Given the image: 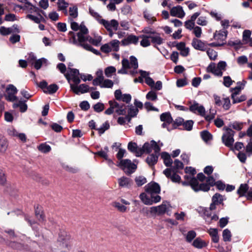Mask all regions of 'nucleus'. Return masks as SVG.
<instances>
[{"mask_svg": "<svg viewBox=\"0 0 252 252\" xmlns=\"http://www.w3.org/2000/svg\"><path fill=\"white\" fill-rule=\"evenodd\" d=\"M190 186L195 191H198L199 190L208 191L210 189V187L207 184H201L199 185L196 179H192L191 180Z\"/></svg>", "mask_w": 252, "mask_h": 252, "instance_id": "nucleus-10", "label": "nucleus"}, {"mask_svg": "<svg viewBox=\"0 0 252 252\" xmlns=\"http://www.w3.org/2000/svg\"><path fill=\"white\" fill-rule=\"evenodd\" d=\"M69 18L71 19L76 18L78 17V8L76 6H73L72 7H70L69 8Z\"/></svg>", "mask_w": 252, "mask_h": 252, "instance_id": "nucleus-35", "label": "nucleus"}, {"mask_svg": "<svg viewBox=\"0 0 252 252\" xmlns=\"http://www.w3.org/2000/svg\"><path fill=\"white\" fill-rule=\"evenodd\" d=\"M207 18L205 16H200L197 19V24L201 26H206L208 24Z\"/></svg>", "mask_w": 252, "mask_h": 252, "instance_id": "nucleus-53", "label": "nucleus"}, {"mask_svg": "<svg viewBox=\"0 0 252 252\" xmlns=\"http://www.w3.org/2000/svg\"><path fill=\"white\" fill-rule=\"evenodd\" d=\"M192 30H193V33L197 38L201 37L202 34V29L199 26H195Z\"/></svg>", "mask_w": 252, "mask_h": 252, "instance_id": "nucleus-63", "label": "nucleus"}, {"mask_svg": "<svg viewBox=\"0 0 252 252\" xmlns=\"http://www.w3.org/2000/svg\"><path fill=\"white\" fill-rule=\"evenodd\" d=\"M112 206L121 212H125L127 209L126 207L118 202H114L112 203Z\"/></svg>", "mask_w": 252, "mask_h": 252, "instance_id": "nucleus-46", "label": "nucleus"}, {"mask_svg": "<svg viewBox=\"0 0 252 252\" xmlns=\"http://www.w3.org/2000/svg\"><path fill=\"white\" fill-rule=\"evenodd\" d=\"M150 38L154 43L160 45L162 43L163 40L159 35L150 36Z\"/></svg>", "mask_w": 252, "mask_h": 252, "instance_id": "nucleus-59", "label": "nucleus"}, {"mask_svg": "<svg viewBox=\"0 0 252 252\" xmlns=\"http://www.w3.org/2000/svg\"><path fill=\"white\" fill-rule=\"evenodd\" d=\"M158 156L159 153L156 154L155 153L150 155L146 158L147 163L150 166H152L155 164L158 161Z\"/></svg>", "mask_w": 252, "mask_h": 252, "instance_id": "nucleus-27", "label": "nucleus"}, {"mask_svg": "<svg viewBox=\"0 0 252 252\" xmlns=\"http://www.w3.org/2000/svg\"><path fill=\"white\" fill-rule=\"evenodd\" d=\"M138 112V109L135 106L132 105L129 106L128 110V114L126 116V118L128 119V122L131 120V118L136 116Z\"/></svg>", "mask_w": 252, "mask_h": 252, "instance_id": "nucleus-28", "label": "nucleus"}, {"mask_svg": "<svg viewBox=\"0 0 252 252\" xmlns=\"http://www.w3.org/2000/svg\"><path fill=\"white\" fill-rule=\"evenodd\" d=\"M223 200V197L219 193H215L212 197V201L218 204H221Z\"/></svg>", "mask_w": 252, "mask_h": 252, "instance_id": "nucleus-48", "label": "nucleus"}, {"mask_svg": "<svg viewBox=\"0 0 252 252\" xmlns=\"http://www.w3.org/2000/svg\"><path fill=\"white\" fill-rule=\"evenodd\" d=\"M109 126H110L109 123L108 122H105L102 124V126L97 128V130L99 133L101 134L103 133L106 130L108 129L109 128Z\"/></svg>", "mask_w": 252, "mask_h": 252, "instance_id": "nucleus-61", "label": "nucleus"}, {"mask_svg": "<svg viewBox=\"0 0 252 252\" xmlns=\"http://www.w3.org/2000/svg\"><path fill=\"white\" fill-rule=\"evenodd\" d=\"M146 97L149 100L155 101L158 99L157 94L155 91H150L146 94Z\"/></svg>", "mask_w": 252, "mask_h": 252, "instance_id": "nucleus-40", "label": "nucleus"}, {"mask_svg": "<svg viewBox=\"0 0 252 252\" xmlns=\"http://www.w3.org/2000/svg\"><path fill=\"white\" fill-rule=\"evenodd\" d=\"M242 90V87L241 86H236L234 88L231 89V91L232 92L231 94V98L234 97H236L238 94L240 93L241 90Z\"/></svg>", "mask_w": 252, "mask_h": 252, "instance_id": "nucleus-58", "label": "nucleus"}, {"mask_svg": "<svg viewBox=\"0 0 252 252\" xmlns=\"http://www.w3.org/2000/svg\"><path fill=\"white\" fill-rule=\"evenodd\" d=\"M223 129L225 130V132L222 136V142L226 146L231 147L234 141L233 138L234 131L227 127H224Z\"/></svg>", "mask_w": 252, "mask_h": 252, "instance_id": "nucleus-6", "label": "nucleus"}, {"mask_svg": "<svg viewBox=\"0 0 252 252\" xmlns=\"http://www.w3.org/2000/svg\"><path fill=\"white\" fill-rule=\"evenodd\" d=\"M207 54L211 60H215L218 56L217 52L212 49H208L207 50Z\"/></svg>", "mask_w": 252, "mask_h": 252, "instance_id": "nucleus-50", "label": "nucleus"}, {"mask_svg": "<svg viewBox=\"0 0 252 252\" xmlns=\"http://www.w3.org/2000/svg\"><path fill=\"white\" fill-rule=\"evenodd\" d=\"M129 63L131 68L136 69L138 66L137 60L136 58L133 56L130 57Z\"/></svg>", "mask_w": 252, "mask_h": 252, "instance_id": "nucleus-62", "label": "nucleus"}, {"mask_svg": "<svg viewBox=\"0 0 252 252\" xmlns=\"http://www.w3.org/2000/svg\"><path fill=\"white\" fill-rule=\"evenodd\" d=\"M139 38L134 35H129L126 38L122 41L124 45H127L130 44H136L138 42Z\"/></svg>", "mask_w": 252, "mask_h": 252, "instance_id": "nucleus-22", "label": "nucleus"}, {"mask_svg": "<svg viewBox=\"0 0 252 252\" xmlns=\"http://www.w3.org/2000/svg\"><path fill=\"white\" fill-rule=\"evenodd\" d=\"M181 231L185 237L186 241L189 243L191 242L196 236V232L193 230H190L187 233H185V231L184 230L181 229Z\"/></svg>", "mask_w": 252, "mask_h": 252, "instance_id": "nucleus-25", "label": "nucleus"}, {"mask_svg": "<svg viewBox=\"0 0 252 252\" xmlns=\"http://www.w3.org/2000/svg\"><path fill=\"white\" fill-rule=\"evenodd\" d=\"M13 32L12 28L1 27L0 28V33L2 35H7Z\"/></svg>", "mask_w": 252, "mask_h": 252, "instance_id": "nucleus-52", "label": "nucleus"}, {"mask_svg": "<svg viewBox=\"0 0 252 252\" xmlns=\"http://www.w3.org/2000/svg\"><path fill=\"white\" fill-rule=\"evenodd\" d=\"M100 24L103 25L107 31H111V30L117 31L119 27L118 22L115 19L111 21L103 19L101 20Z\"/></svg>", "mask_w": 252, "mask_h": 252, "instance_id": "nucleus-12", "label": "nucleus"}, {"mask_svg": "<svg viewBox=\"0 0 252 252\" xmlns=\"http://www.w3.org/2000/svg\"><path fill=\"white\" fill-rule=\"evenodd\" d=\"M189 110L190 111L196 113H198L199 114L202 116L205 115V109L202 105H200L197 103H194L191 105L189 107Z\"/></svg>", "mask_w": 252, "mask_h": 252, "instance_id": "nucleus-19", "label": "nucleus"}, {"mask_svg": "<svg viewBox=\"0 0 252 252\" xmlns=\"http://www.w3.org/2000/svg\"><path fill=\"white\" fill-rule=\"evenodd\" d=\"M114 85L113 82L108 79H104L101 84L100 88H112Z\"/></svg>", "mask_w": 252, "mask_h": 252, "instance_id": "nucleus-43", "label": "nucleus"}, {"mask_svg": "<svg viewBox=\"0 0 252 252\" xmlns=\"http://www.w3.org/2000/svg\"><path fill=\"white\" fill-rule=\"evenodd\" d=\"M191 45L194 49L199 51H204L207 49V44L197 38L192 39Z\"/></svg>", "mask_w": 252, "mask_h": 252, "instance_id": "nucleus-15", "label": "nucleus"}, {"mask_svg": "<svg viewBox=\"0 0 252 252\" xmlns=\"http://www.w3.org/2000/svg\"><path fill=\"white\" fill-rule=\"evenodd\" d=\"M233 82L229 76H224L223 77V84L226 87H229L232 85Z\"/></svg>", "mask_w": 252, "mask_h": 252, "instance_id": "nucleus-64", "label": "nucleus"}, {"mask_svg": "<svg viewBox=\"0 0 252 252\" xmlns=\"http://www.w3.org/2000/svg\"><path fill=\"white\" fill-rule=\"evenodd\" d=\"M116 71L115 67L112 66L106 67L104 70V73L105 76L108 77H111L113 74L115 73Z\"/></svg>", "mask_w": 252, "mask_h": 252, "instance_id": "nucleus-38", "label": "nucleus"}, {"mask_svg": "<svg viewBox=\"0 0 252 252\" xmlns=\"http://www.w3.org/2000/svg\"><path fill=\"white\" fill-rule=\"evenodd\" d=\"M200 15V12H196L193 14L190 19L187 20L185 22V27L186 29L189 30H192L195 27V21Z\"/></svg>", "mask_w": 252, "mask_h": 252, "instance_id": "nucleus-14", "label": "nucleus"}, {"mask_svg": "<svg viewBox=\"0 0 252 252\" xmlns=\"http://www.w3.org/2000/svg\"><path fill=\"white\" fill-rule=\"evenodd\" d=\"M117 165L123 169L126 174L133 173L137 168V166L131 161L128 159H122Z\"/></svg>", "mask_w": 252, "mask_h": 252, "instance_id": "nucleus-4", "label": "nucleus"}, {"mask_svg": "<svg viewBox=\"0 0 252 252\" xmlns=\"http://www.w3.org/2000/svg\"><path fill=\"white\" fill-rule=\"evenodd\" d=\"M249 189V186L247 184H241L239 189H237V192L240 197L246 196V193Z\"/></svg>", "mask_w": 252, "mask_h": 252, "instance_id": "nucleus-29", "label": "nucleus"}, {"mask_svg": "<svg viewBox=\"0 0 252 252\" xmlns=\"http://www.w3.org/2000/svg\"><path fill=\"white\" fill-rule=\"evenodd\" d=\"M192 245L196 248L202 249L205 247L206 246V244L205 242L200 238H197L193 241Z\"/></svg>", "mask_w": 252, "mask_h": 252, "instance_id": "nucleus-32", "label": "nucleus"}, {"mask_svg": "<svg viewBox=\"0 0 252 252\" xmlns=\"http://www.w3.org/2000/svg\"><path fill=\"white\" fill-rule=\"evenodd\" d=\"M177 49L180 51V55L183 57H187L189 55V49L186 46L185 42H181L176 45Z\"/></svg>", "mask_w": 252, "mask_h": 252, "instance_id": "nucleus-21", "label": "nucleus"}, {"mask_svg": "<svg viewBox=\"0 0 252 252\" xmlns=\"http://www.w3.org/2000/svg\"><path fill=\"white\" fill-rule=\"evenodd\" d=\"M164 174L168 178H170L173 182L180 183L181 177L179 175L174 173V170L169 168H166L163 171Z\"/></svg>", "mask_w": 252, "mask_h": 252, "instance_id": "nucleus-13", "label": "nucleus"}, {"mask_svg": "<svg viewBox=\"0 0 252 252\" xmlns=\"http://www.w3.org/2000/svg\"><path fill=\"white\" fill-rule=\"evenodd\" d=\"M161 157L163 159L164 163L167 167H169L172 163V159L170 156L166 152H163L161 154Z\"/></svg>", "mask_w": 252, "mask_h": 252, "instance_id": "nucleus-30", "label": "nucleus"}, {"mask_svg": "<svg viewBox=\"0 0 252 252\" xmlns=\"http://www.w3.org/2000/svg\"><path fill=\"white\" fill-rule=\"evenodd\" d=\"M7 142L4 138H0V152L4 153L7 148Z\"/></svg>", "mask_w": 252, "mask_h": 252, "instance_id": "nucleus-44", "label": "nucleus"}, {"mask_svg": "<svg viewBox=\"0 0 252 252\" xmlns=\"http://www.w3.org/2000/svg\"><path fill=\"white\" fill-rule=\"evenodd\" d=\"M139 197L144 204L147 205H151L153 203H158L161 200V197L158 195H155V197H151L149 198L145 193H141Z\"/></svg>", "mask_w": 252, "mask_h": 252, "instance_id": "nucleus-9", "label": "nucleus"}, {"mask_svg": "<svg viewBox=\"0 0 252 252\" xmlns=\"http://www.w3.org/2000/svg\"><path fill=\"white\" fill-rule=\"evenodd\" d=\"M208 232L210 235L212 241L215 243H217L219 241V236L218 235V229L216 228H210L208 230Z\"/></svg>", "mask_w": 252, "mask_h": 252, "instance_id": "nucleus-26", "label": "nucleus"}, {"mask_svg": "<svg viewBox=\"0 0 252 252\" xmlns=\"http://www.w3.org/2000/svg\"><path fill=\"white\" fill-rule=\"evenodd\" d=\"M118 183L119 187L121 188H130L132 184V180L128 177L123 176L118 179Z\"/></svg>", "mask_w": 252, "mask_h": 252, "instance_id": "nucleus-18", "label": "nucleus"}, {"mask_svg": "<svg viewBox=\"0 0 252 252\" xmlns=\"http://www.w3.org/2000/svg\"><path fill=\"white\" fill-rule=\"evenodd\" d=\"M170 12L172 16L179 18H183L185 16V12L180 5L173 7L171 8Z\"/></svg>", "mask_w": 252, "mask_h": 252, "instance_id": "nucleus-16", "label": "nucleus"}, {"mask_svg": "<svg viewBox=\"0 0 252 252\" xmlns=\"http://www.w3.org/2000/svg\"><path fill=\"white\" fill-rule=\"evenodd\" d=\"M6 92L7 94L5 95V98L7 100L14 101L17 99L15 94L17 93V90L14 85H8L6 88Z\"/></svg>", "mask_w": 252, "mask_h": 252, "instance_id": "nucleus-11", "label": "nucleus"}, {"mask_svg": "<svg viewBox=\"0 0 252 252\" xmlns=\"http://www.w3.org/2000/svg\"><path fill=\"white\" fill-rule=\"evenodd\" d=\"M70 87L73 92L76 94H79L80 93L84 94L88 92L90 90L89 86L84 84H81L78 86L71 84Z\"/></svg>", "mask_w": 252, "mask_h": 252, "instance_id": "nucleus-17", "label": "nucleus"}, {"mask_svg": "<svg viewBox=\"0 0 252 252\" xmlns=\"http://www.w3.org/2000/svg\"><path fill=\"white\" fill-rule=\"evenodd\" d=\"M35 214L37 219L40 221H43L44 220V215L42 211L37 208L35 211Z\"/></svg>", "mask_w": 252, "mask_h": 252, "instance_id": "nucleus-55", "label": "nucleus"}, {"mask_svg": "<svg viewBox=\"0 0 252 252\" xmlns=\"http://www.w3.org/2000/svg\"><path fill=\"white\" fill-rule=\"evenodd\" d=\"M68 34L71 36L69 39V42L74 44L80 45L83 47L86 50L91 51L95 55H99L100 53L97 50L94 49L90 45L84 43V42H79L78 39H76L74 33L72 32H69Z\"/></svg>", "mask_w": 252, "mask_h": 252, "instance_id": "nucleus-3", "label": "nucleus"}, {"mask_svg": "<svg viewBox=\"0 0 252 252\" xmlns=\"http://www.w3.org/2000/svg\"><path fill=\"white\" fill-rule=\"evenodd\" d=\"M89 13L98 22L99 24L101 22V20L103 19L101 18V16L97 12L93 9L92 8H89Z\"/></svg>", "mask_w": 252, "mask_h": 252, "instance_id": "nucleus-47", "label": "nucleus"}, {"mask_svg": "<svg viewBox=\"0 0 252 252\" xmlns=\"http://www.w3.org/2000/svg\"><path fill=\"white\" fill-rule=\"evenodd\" d=\"M18 1L22 2V3H25L27 4L26 6H25V9H31L33 10L35 12H38L39 9L37 7H36L32 5L31 4V3L27 1V0H17Z\"/></svg>", "mask_w": 252, "mask_h": 252, "instance_id": "nucleus-45", "label": "nucleus"}, {"mask_svg": "<svg viewBox=\"0 0 252 252\" xmlns=\"http://www.w3.org/2000/svg\"><path fill=\"white\" fill-rule=\"evenodd\" d=\"M160 120L161 121L166 122L168 124L172 123L173 119L169 112L163 113L160 115Z\"/></svg>", "mask_w": 252, "mask_h": 252, "instance_id": "nucleus-34", "label": "nucleus"}, {"mask_svg": "<svg viewBox=\"0 0 252 252\" xmlns=\"http://www.w3.org/2000/svg\"><path fill=\"white\" fill-rule=\"evenodd\" d=\"M135 182L137 186L140 187L146 183L147 179L143 176H138L135 178Z\"/></svg>", "mask_w": 252, "mask_h": 252, "instance_id": "nucleus-39", "label": "nucleus"}, {"mask_svg": "<svg viewBox=\"0 0 252 252\" xmlns=\"http://www.w3.org/2000/svg\"><path fill=\"white\" fill-rule=\"evenodd\" d=\"M58 89L59 87L56 84H53L48 86L46 90H44V92L46 93L52 94L56 92Z\"/></svg>", "mask_w": 252, "mask_h": 252, "instance_id": "nucleus-42", "label": "nucleus"}, {"mask_svg": "<svg viewBox=\"0 0 252 252\" xmlns=\"http://www.w3.org/2000/svg\"><path fill=\"white\" fill-rule=\"evenodd\" d=\"M222 237L225 242L231 241V234L228 229H225L223 231Z\"/></svg>", "mask_w": 252, "mask_h": 252, "instance_id": "nucleus-51", "label": "nucleus"}, {"mask_svg": "<svg viewBox=\"0 0 252 252\" xmlns=\"http://www.w3.org/2000/svg\"><path fill=\"white\" fill-rule=\"evenodd\" d=\"M142 40L140 42V45L144 47H148L150 45V41L149 39L150 36H148L146 35H142Z\"/></svg>", "mask_w": 252, "mask_h": 252, "instance_id": "nucleus-54", "label": "nucleus"}, {"mask_svg": "<svg viewBox=\"0 0 252 252\" xmlns=\"http://www.w3.org/2000/svg\"><path fill=\"white\" fill-rule=\"evenodd\" d=\"M110 107L105 110L104 113L111 115L115 112L119 115L126 114L127 106L123 103H119L115 100H110L108 102Z\"/></svg>", "mask_w": 252, "mask_h": 252, "instance_id": "nucleus-2", "label": "nucleus"}, {"mask_svg": "<svg viewBox=\"0 0 252 252\" xmlns=\"http://www.w3.org/2000/svg\"><path fill=\"white\" fill-rule=\"evenodd\" d=\"M193 122L192 120H188L184 122L183 126L184 128L187 130H190L192 128Z\"/></svg>", "mask_w": 252, "mask_h": 252, "instance_id": "nucleus-56", "label": "nucleus"}, {"mask_svg": "<svg viewBox=\"0 0 252 252\" xmlns=\"http://www.w3.org/2000/svg\"><path fill=\"white\" fill-rule=\"evenodd\" d=\"M226 35V32L224 31H220L218 32H216L215 33L214 38L218 42L222 43L223 45L225 43Z\"/></svg>", "mask_w": 252, "mask_h": 252, "instance_id": "nucleus-23", "label": "nucleus"}, {"mask_svg": "<svg viewBox=\"0 0 252 252\" xmlns=\"http://www.w3.org/2000/svg\"><path fill=\"white\" fill-rule=\"evenodd\" d=\"M69 21L70 23L71 29L72 30L74 31L79 30V32L77 33V39L79 42H82L88 41L90 43L95 46H98L101 40V37L98 36L95 39H93L91 36H89L88 35L89 32L88 30L83 23L79 25L78 23L74 22L73 20L71 18L69 19Z\"/></svg>", "mask_w": 252, "mask_h": 252, "instance_id": "nucleus-1", "label": "nucleus"}, {"mask_svg": "<svg viewBox=\"0 0 252 252\" xmlns=\"http://www.w3.org/2000/svg\"><path fill=\"white\" fill-rule=\"evenodd\" d=\"M145 191L151 195V197H155V195H158L160 192L159 185L155 182H151L144 187Z\"/></svg>", "mask_w": 252, "mask_h": 252, "instance_id": "nucleus-8", "label": "nucleus"}, {"mask_svg": "<svg viewBox=\"0 0 252 252\" xmlns=\"http://www.w3.org/2000/svg\"><path fill=\"white\" fill-rule=\"evenodd\" d=\"M162 143L158 145L156 141L152 140L150 142L145 143L141 149L143 150V154L144 153H150L153 150L154 151V153L158 154L160 151V146H162Z\"/></svg>", "mask_w": 252, "mask_h": 252, "instance_id": "nucleus-5", "label": "nucleus"}, {"mask_svg": "<svg viewBox=\"0 0 252 252\" xmlns=\"http://www.w3.org/2000/svg\"><path fill=\"white\" fill-rule=\"evenodd\" d=\"M47 60L44 58H41L37 60L34 63V66L36 69H39L41 68L42 65L44 63H46Z\"/></svg>", "mask_w": 252, "mask_h": 252, "instance_id": "nucleus-49", "label": "nucleus"}, {"mask_svg": "<svg viewBox=\"0 0 252 252\" xmlns=\"http://www.w3.org/2000/svg\"><path fill=\"white\" fill-rule=\"evenodd\" d=\"M202 139L206 142L212 139V134L207 130H204L200 132Z\"/></svg>", "mask_w": 252, "mask_h": 252, "instance_id": "nucleus-37", "label": "nucleus"}, {"mask_svg": "<svg viewBox=\"0 0 252 252\" xmlns=\"http://www.w3.org/2000/svg\"><path fill=\"white\" fill-rule=\"evenodd\" d=\"M38 150L43 153H47L51 150V147L46 143H41L37 147Z\"/></svg>", "mask_w": 252, "mask_h": 252, "instance_id": "nucleus-36", "label": "nucleus"}, {"mask_svg": "<svg viewBox=\"0 0 252 252\" xmlns=\"http://www.w3.org/2000/svg\"><path fill=\"white\" fill-rule=\"evenodd\" d=\"M170 208L171 206L169 202L163 201L160 205L151 207L150 212L152 214L162 215L169 211Z\"/></svg>", "mask_w": 252, "mask_h": 252, "instance_id": "nucleus-7", "label": "nucleus"}, {"mask_svg": "<svg viewBox=\"0 0 252 252\" xmlns=\"http://www.w3.org/2000/svg\"><path fill=\"white\" fill-rule=\"evenodd\" d=\"M184 122V120L182 118L179 117L176 119L172 125L173 128H176L178 126L183 125Z\"/></svg>", "mask_w": 252, "mask_h": 252, "instance_id": "nucleus-60", "label": "nucleus"}, {"mask_svg": "<svg viewBox=\"0 0 252 252\" xmlns=\"http://www.w3.org/2000/svg\"><path fill=\"white\" fill-rule=\"evenodd\" d=\"M127 148L129 151L134 153L136 157H139L143 154L142 149L138 148L137 144L134 142H129L128 144Z\"/></svg>", "mask_w": 252, "mask_h": 252, "instance_id": "nucleus-20", "label": "nucleus"}, {"mask_svg": "<svg viewBox=\"0 0 252 252\" xmlns=\"http://www.w3.org/2000/svg\"><path fill=\"white\" fill-rule=\"evenodd\" d=\"M28 10H30L31 13H32V12H34V11L33 10H31V9H28ZM39 12H40L39 9L38 12L34 11V12H35L38 14V16H34L32 14H28L27 15L26 17H27V18L30 19V20L33 21L35 23L38 24L41 22V21L42 19H43V18L42 17V16L39 14Z\"/></svg>", "mask_w": 252, "mask_h": 252, "instance_id": "nucleus-24", "label": "nucleus"}, {"mask_svg": "<svg viewBox=\"0 0 252 252\" xmlns=\"http://www.w3.org/2000/svg\"><path fill=\"white\" fill-rule=\"evenodd\" d=\"M58 8L59 10H63L64 14H67L66 8L68 6V3L65 1L64 0H58Z\"/></svg>", "mask_w": 252, "mask_h": 252, "instance_id": "nucleus-31", "label": "nucleus"}, {"mask_svg": "<svg viewBox=\"0 0 252 252\" xmlns=\"http://www.w3.org/2000/svg\"><path fill=\"white\" fill-rule=\"evenodd\" d=\"M58 243L62 248L66 249L68 248L70 243L68 238H65L63 239L60 238L58 240Z\"/></svg>", "mask_w": 252, "mask_h": 252, "instance_id": "nucleus-41", "label": "nucleus"}, {"mask_svg": "<svg viewBox=\"0 0 252 252\" xmlns=\"http://www.w3.org/2000/svg\"><path fill=\"white\" fill-rule=\"evenodd\" d=\"M120 41L118 40L114 39L108 43L112 51L117 52L119 50Z\"/></svg>", "mask_w": 252, "mask_h": 252, "instance_id": "nucleus-33", "label": "nucleus"}, {"mask_svg": "<svg viewBox=\"0 0 252 252\" xmlns=\"http://www.w3.org/2000/svg\"><path fill=\"white\" fill-rule=\"evenodd\" d=\"M93 108L95 112L99 113L104 110V105L102 103L98 102L94 105Z\"/></svg>", "mask_w": 252, "mask_h": 252, "instance_id": "nucleus-57", "label": "nucleus"}]
</instances>
